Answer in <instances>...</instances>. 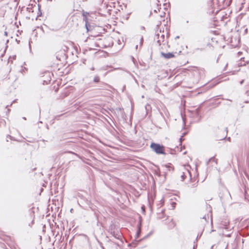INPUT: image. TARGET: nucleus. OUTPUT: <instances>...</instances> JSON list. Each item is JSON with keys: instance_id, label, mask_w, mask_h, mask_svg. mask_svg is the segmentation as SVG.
Instances as JSON below:
<instances>
[{"instance_id": "19", "label": "nucleus", "mask_w": 249, "mask_h": 249, "mask_svg": "<svg viewBox=\"0 0 249 249\" xmlns=\"http://www.w3.org/2000/svg\"><path fill=\"white\" fill-rule=\"evenodd\" d=\"M243 82H244V80H243L242 81H241L240 82V84H243Z\"/></svg>"}, {"instance_id": "9", "label": "nucleus", "mask_w": 249, "mask_h": 249, "mask_svg": "<svg viewBox=\"0 0 249 249\" xmlns=\"http://www.w3.org/2000/svg\"><path fill=\"white\" fill-rule=\"evenodd\" d=\"M109 242H113V243H114V244L116 246H119L120 245V243L119 242H114L113 240H112L111 239H110L109 241H108Z\"/></svg>"}, {"instance_id": "4", "label": "nucleus", "mask_w": 249, "mask_h": 249, "mask_svg": "<svg viewBox=\"0 0 249 249\" xmlns=\"http://www.w3.org/2000/svg\"><path fill=\"white\" fill-rule=\"evenodd\" d=\"M177 53H164L163 52L160 53V55L161 57H163L165 59H168L175 57V54Z\"/></svg>"}, {"instance_id": "22", "label": "nucleus", "mask_w": 249, "mask_h": 249, "mask_svg": "<svg viewBox=\"0 0 249 249\" xmlns=\"http://www.w3.org/2000/svg\"><path fill=\"white\" fill-rule=\"evenodd\" d=\"M245 65V64H240V66Z\"/></svg>"}, {"instance_id": "21", "label": "nucleus", "mask_w": 249, "mask_h": 249, "mask_svg": "<svg viewBox=\"0 0 249 249\" xmlns=\"http://www.w3.org/2000/svg\"><path fill=\"white\" fill-rule=\"evenodd\" d=\"M23 119L24 120H26V118L25 117H23Z\"/></svg>"}, {"instance_id": "20", "label": "nucleus", "mask_w": 249, "mask_h": 249, "mask_svg": "<svg viewBox=\"0 0 249 249\" xmlns=\"http://www.w3.org/2000/svg\"><path fill=\"white\" fill-rule=\"evenodd\" d=\"M4 34H5L6 36H7V33L6 32H4Z\"/></svg>"}, {"instance_id": "2", "label": "nucleus", "mask_w": 249, "mask_h": 249, "mask_svg": "<svg viewBox=\"0 0 249 249\" xmlns=\"http://www.w3.org/2000/svg\"><path fill=\"white\" fill-rule=\"evenodd\" d=\"M93 14L92 12L89 13L86 11H83L82 12L83 20L85 21V26L88 30H89L88 26H89V21L91 20L90 18L91 17V15Z\"/></svg>"}, {"instance_id": "23", "label": "nucleus", "mask_w": 249, "mask_h": 249, "mask_svg": "<svg viewBox=\"0 0 249 249\" xmlns=\"http://www.w3.org/2000/svg\"><path fill=\"white\" fill-rule=\"evenodd\" d=\"M115 249H117V248H115Z\"/></svg>"}, {"instance_id": "7", "label": "nucleus", "mask_w": 249, "mask_h": 249, "mask_svg": "<svg viewBox=\"0 0 249 249\" xmlns=\"http://www.w3.org/2000/svg\"><path fill=\"white\" fill-rule=\"evenodd\" d=\"M100 81V77L98 75H96L94 76L93 78V82L94 83H98Z\"/></svg>"}, {"instance_id": "17", "label": "nucleus", "mask_w": 249, "mask_h": 249, "mask_svg": "<svg viewBox=\"0 0 249 249\" xmlns=\"http://www.w3.org/2000/svg\"><path fill=\"white\" fill-rule=\"evenodd\" d=\"M182 140V136L180 138V142H181Z\"/></svg>"}, {"instance_id": "5", "label": "nucleus", "mask_w": 249, "mask_h": 249, "mask_svg": "<svg viewBox=\"0 0 249 249\" xmlns=\"http://www.w3.org/2000/svg\"><path fill=\"white\" fill-rule=\"evenodd\" d=\"M184 171L182 172V174L181 175V178H182V180H184V179L187 177H189L191 180H192L191 178V175L190 171L188 169H184Z\"/></svg>"}, {"instance_id": "10", "label": "nucleus", "mask_w": 249, "mask_h": 249, "mask_svg": "<svg viewBox=\"0 0 249 249\" xmlns=\"http://www.w3.org/2000/svg\"><path fill=\"white\" fill-rule=\"evenodd\" d=\"M171 205L172 209H174L176 207V203L175 202H172L171 203Z\"/></svg>"}, {"instance_id": "12", "label": "nucleus", "mask_w": 249, "mask_h": 249, "mask_svg": "<svg viewBox=\"0 0 249 249\" xmlns=\"http://www.w3.org/2000/svg\"><path fill=\"white\" fill-rule=\"evenodd\" d=\"M211 161H215V159H214V157H212V158H210V159H209V160L208 162V163L209 162H211Z\"/></svg>"}, {"instance_id": "8", "label": "nucleus", "mask_w": 249, "mask_h": 249, "mask_svg": "<svg viewBox=\"0 0 249 249\" xmlns=\"http://www.w3.org/2000/svg\"><path fill=\"white\" fill-rule=\"evenodd\" d=\"M140 233H141V229H140V228H139V230H138V231L137 232L136 235V238H137L139 237Z\"/></svg>"}, {"instance_id": "18", "label": "nucleus", "mask_w": 249, "mask_h": 249, "mask_svg": "<svg viewBox=\"0 0 249 249\" xmlns=\"http://www.w3.org/2000/svg\"><path fill=\"white\" fill-rule=\"evenodd\" d=\"M91 70L92 71H94V67L91 68Z\"/></svg>"}, {"instance_id": "11", "label": "nucleus", "mask_w": 249, "mask_h": 249, "mask_svg": "<svg viewBox=\"0 0 249 249\" xmlns=\"http://www.w3.org/2000/svg\"><path fill=\"white\" fill-rule=\"evenodd\" d=\"M69 93L68 92V91H66L65 92H64L62 95V98H64V97H65L66 96H67L68 95H69Z\"/></svg>"}, {"instance_id": "16", "label": "nucleus", "mask_w": 249, "mask_h": 249, "mask_svg": "<svg viewBox=\"0 0 249 249\" xmlns=\"http://www.w3.org/2000/svg\"><path fill=\"white\" fill-rule=\"evenodd\" d=\"M161 40L160 39L158 40V43L160 44Z\"/></svg>"}, {"instance_id": "3", "label": "nucleus", "mask_w": 249, "mask_h": 249, "mask_svg": "<svg viewBox=\"0 0 249 249\" xmlns=\"http://www.w3.org/2000/svg\"><path fill=\"white\" fill-rule=\"evenodd\" d=\"M110 233L115 239L119 240L120 243H123V235L120 231H113Z\"/></svg>"}, {"instance_id": "6", "label": "nucleus", "mask_w": 249, "mask_h": 249, "mask_svg": "<svg viewBox=\"0 0 249 249\" xmlns=\"http://www.w3.org/2000/svg\"><path fill=\"white\" fill-rule=\"evenodd\" d=\"M197 181L188 185V187L190 188H195L197 186Z\"/></svg>"}, {"instance_id": "15", "label": "nucleus", "mask_w": 249, "mask_h": 249, "mask_svg": "<svg viewBox=\"0 0 249 249\" xmlns=\"http://www.w3.org/2000/svg\"><path fill=\"white\" fill-rule=\"evenodd\" d=\"M142 41H143V38L142 37L141 39V43H142Z\"/></svg>"}, {"instance_id": "1", "label": "nucleus", "mask_w": 249, "mask_h": 249, "mask_svg": "<svg viewBox=\"0 0 249 249\" xmlns=\"http://www.w3.org/2000/svg\"><path fill=\"white\" fill-rule=\"evenodd\" d=\"M150 148L157 154H165L164 147L162 145L152 142L150 145Z\"/></svg>"}, {"instance_id": "13", "label": "nucleus", "mask_w": 249, "mask_h": 249, "mask_svg": "<svg viewBox=\"0 0 249 249\" xmlns=\"http://www.w3.org/2000/svg\"><path fill=\"white\" fill-rule=\"evenodd\" d=\"M171 164H169L168 165H166L165 166L166 168H171L172 167H171Z\"/></svg>"}, {"instance_id": "14", "label": "nucleus", "mask_w": 249, "mask_h": 249, "mask_svg": "<svg viewBox=\"0 0 249 249\" xmlns=\"http://www.w3.org/2000/svg\"><path fill=\"white\" fill-rule=\"evenodd\" d=\"M161 38H162L163 39H164V36L163 35H162L161 36Z\"/></svg>"}]
</instances>
